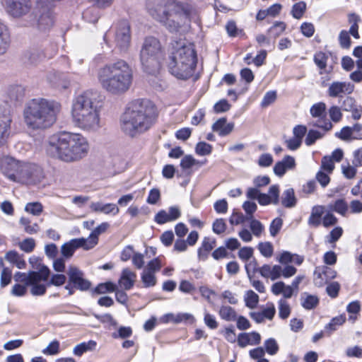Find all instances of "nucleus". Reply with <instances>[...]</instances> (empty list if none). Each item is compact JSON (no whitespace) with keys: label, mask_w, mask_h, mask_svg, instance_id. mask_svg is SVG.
Returning a JSON list of instances; mask_svg holds the SVG:
<instances>
[{"label":"nucleus","mask_w":362,"mask_h":362,"mask_svg":"<svg viewBox=\"0 0 362 362\" xmlns=\"http://www.w3.org/2000/svg\"><path fill=\"white\" fill-rule=\"evenodd\" d=\"M141 279L144 287L145 288L153 287L157 283V279L154 274L148 273L144 270L141 274Z\"/></svg>","instance_id":"de8ad7c7"},{"label":"nucleus","mask_w":362,"mask_h":362,"mask_svg":"<svg viewBox=\"0 0 362 362\" xmlns=\"http://www.w3.org/2000/svg\"><path fill=\"white\" fill-rule=\"evenodd\" d=\"M54 23L53 14L50 11H43L37 19V26L40 30H45L52 26Z\"/></svg>","instance_id":"7c9ffc66"},{"label":"nucleus","mask_w":362,"mask_h":362,"mask_svg":"<svg viewBox=\"0 0 362 362\" xmlns=\"http://www.w3.org/2000/svg\"><path fill=\"white\" fill-rule=\"evenodd\" d=\"M296 165L295 158L291 156H286L281 160L276 163L274 166V173L276 175L282 177L286 171L293 170Z\"/></svg>","instance_id":"412c9836"},{"label":"nucleus","mask_w":362,"mask_h":362,"mask_svg":"<svg viewBox=\"0 0 362 362\" xmlns=\"http://www.w3.org/2000/svg\"><path fill=\"white\" fill-rule=\"evenodd\" d=\"M357 166L352 163L351 164L348 160L341 164V169L343 175L349 180L355 177L357 173Z\"/></svg>","instance_id":"a19ab883"},{"label":"nucleus","mask_w":362,"mask_h":362,"mask_svg":"<svg viewBox=\"0 0 362 362\" xmlns=\"http://www.w3.org/2000/svg\"><path fill=\"white\" fill-rule=\"evenodd\" d=\"M19 223L23 227L24 231L28 234H36L40 230V226L38 224H31V221L29 218L21 217L19 220Z\"/></svg>","instance_id":"e433bc0d"},{"label":"nucleus","mask_w":362,"mask_h":362,"mask_svg":"<svg viewBox=\"0 0 362 362\" xmlns=\"http://www.w3.org/2000/svg\"><path fill=\"white\" fill-rule=\"evenodd\" d=\"M334 136L342 141L362 139V136H360L359 135H353L351 129L349 126L344 127L340 132H336Z\"/></svg>","instance_id":"58836bf2"},{"label":"nucleus","mask_w":362,"mask_h":362,"mask_svg":"<svg viewBox=\"0 0 362 362\" xmlns=\"http://www.w3.org/2000/svg\"><path fill=\"white\" fill-rule=\"evenodd\" d=\"M329 174L325 171L320 170L315 175L316 180L323 188L326 187L330 182Z\"/></svg>","instance_id":"774afa93"},{"label":"nucleus","mask_w":362,"mask_h":362,"mask_svg":"<svg viewBox=\"0 0 362 362\" xmlns=\"http://www.w3.org/2000/svg\"><path fill=\"white\" fill-rule=\"evenodd\" d=\"M281 202L286 208H292L296 205L297 199L293 188H288L283 192Z\"/></svg>","instance_id":"72a5a7b5"},{"label":"nucleus","mask_w":362,"mask_h":362,"mask_svg":"<svg viewBox=\"0 0 362 362\" xmlns=\"http://www.w3.org/2000/svg\"><path fill=\"white\" fill-rule=\"evenodd\" d=\"M245 302L247 308L254 309L258 304L259 296L252 290L247 291L245 295Z\"/></svg>","instance_id":"79ce46f5"},{"label":"nucleus","mask_w":362,"mask_h":362,"mask_svg":"<svg viewBox=\"0 0 362 362\" xmlns=\"http://www.w3.org/2000/svg\"><path fill=\"white\" fill-rule=\"evenodd\" d=\"M89 144L81 134L62 132L52 136L46 146L47 153L66 163L78 160L85 157Z\"/></svg>","instance_id":"f03ea898"},{"label":"nucleus","mask_w":362,"mask_h":362,"mask_svg":"<svg viewBox=\"0 0 362 362\" xmlns=\"http://www.w3.org/2000/svg\"><path fill=\"white\" fill-rule=\"evenodd\" d=\"M96 77L101 88L112 95L128 91L133 82V71L123 59L105 64L97 70Z\"/></svg>","instance_id":"20e7f679"},{"label":"nucleus","mask_w":362,"mask_h":362,"mask_svg":"<svg viewBox=\"0 0 362 362\" xmlns=\"http://www.w3.org/2000/svg\"><path fill=\"white\" fill-rule=\"evenodd\" d=\"M99 93L90 89L75 96L72 100L71 115L78 128L88 132L98 130L100 127Z\"/></svg>","instance_id":"7ed1b4c3"},{"label":"nucleus","mask_w":362,"mask_h":362,"mask_svg":"<svg viewBox=\"0 0 362 362\" xmlns=\"http://www.w3.org/2000/svg\"><path fill=\"white\" fill-rule=\"evenodd\" d=\"M25 211L33 216H38L43 211V206L40 202H28L25 206Z\"/></svg>","instance_id":"c03bdc74"},{"label":"nucleus","mask_w":362,"mask_h":362,"mask_svg":"<svg viewBox=\"0 0 362 362\" xmlns=\"http://www.w3.org/2000/svg\"><path fill=\"white\" fill-rule=\"evenodd\" d=\"M257 249L262 256L267 258L271 257L274 254V247L270 242H261L257 245Z\"/></svg>","instance_id":"09e8293b"},{"label":"nucleus","mask_w":362,"mask_h":362,"mask_svg":"<svg viewBox=\"0 0 362 362\" xmlns=\"http://www.w3.org/2000/svg\"><path fill=\"white\" fill-rule=\"evenodd\" d=\"M10 122L11 120L8 118H0V146L4 144L5 138L8 135Z\"/></svg>","instance_id":"a18cd8bd"},{"label":"nucleus","mask_w":362,"mask_h":362,"mask_svg":"<svg viewBox=\"0 0 362 362\" xmlns=\"http://www.w3.org/2000/svg\"><path fill=\"white\" fill-rule=\"evenodd\" d=\"M181 216V211L177 206H173L168 208V211L160 210L154 217V221L160 225L173 222L177 220Z\"/></svg>","instance_id":"dca6fc26"},{"label":"nucleus","mask_w":362,"mask_h":362,"mask_svg":"<svg viewBox=\"0 0 362 362\" xmlns=\"http://www.w3.org/2000/svg\"><path fill=\"white\" fill-rule=\"evenodd\" d=\"M216 240L210 237H204L200 247L198 249L197 255L199 259L206 260L209 253L215 247Z\"/></svg>","instance_id":"cd10ccee"},{"label":"nucleus","mask_w":362,"mask_h":362,"mask_svg":"<svg viewBox=\"0 0 362 362\" xmlns=\"http://www.w3.org/2000/svg\"><path fill=\"white\" fill-rule=\"evenodd\" d=\"M90 209L95 212H101L105 214L117 215L119 209L116 204L112 203L103 204L100 202H92Z\"/></svg>","instance_id":"b1692460"},{"label":"nucleus","mask_w":362,"mask_h":362,"mask_svg":"<svg viewBox=\"0 0 362 362\" xmlns=\"http://www.w3.org/2000/svg\"><path fill=\"white\" fill-rule=\"evenodd\" d=\"M169 54L173 56L175 60L187 62L195 67L197 66V52L194 45L192 43H188L184 40L175 41L171 44Z\"/></svg>","instance_id":"1a4fd4ad"},{"label":"nucleus","mask_w":362,"mask_h":362,"mask_svg":"<svg viewBox=\"0 0 362 362\" xmlns=\"http://www.w3.org/2000/svg\"><path fill=\"white\" fill-rule=\"evenodd\" d=\"M164 59V50L155 37H146L140 50V60L145 72L156 75L161 69Z\"/></svg>","instance_id":"0eeeda50"},{"label":"nucleus","mask_w":362,"mask_h":362,"mask_svg":"<svg viewBox=\"0 0 362 362\" xmlns=\"http://www.w3.org/2000/svg\"><path fill=\"white\" fill-rule=\"evenodd\" d=\"M83 19L89 23H95L99 19V13L95 8H89L83 13Z\"/></svg>","instance_id":"5fc2aeb1"},{"label":"nucleus","mask_w":362,"mask_h":362,"mask_svg":"<svg viewBox=\"0 0 362 362\" xmlns=\"http://www.w3.org/2000/svg\"><path fill=\"white\" fill-rule=\"evenodd\" d=\"M162 267V264L158 257L154 258L151 260L144 268V271L148 273L154 274L158 272Z\"/></svg>","instance_id":"bf43d9fd"},{"label":"nucleus","mask_w":362,"mask_h":362,"mask_svg":"<svg viewBox=\"0 0 362 362\" xmlns=\"http://www.w3.org/2000/svg\"><path fill=\"white\" fill-rule=\"evenodd\" d=\"M218 314L222 320L228 322L234 321L237 317L235 310L232 307L228 305L221 306Z\"/></svg>","instance_id":"4c0bfd02"},{"label":"nucleus","mask_w":362,"mask_h":362,"mask_svg":"<svg viewBox=\"0 0 362 362\" xmlns=\"http://www.w3.org/2000/svg\"><path fill=\"white\" fill-rule=\"evenodd\" d=\"M5 259L18 269H24L26 266L25 261L23 256L15 250H10L6 253Z\"/></svg>","instance_id":"2f4dec72"},{"label":"nucleus","mask_w":362,"mask_h":362,"mask_svg":"<svg viewBox=\"0 0 362 362\" xmlns=\"http://www.w3.org/2000/svg\"><path fill=\"white\" fill-rule=\"evenodd\" d=\"M285 29L286 24L284 22H276L269 29L268 33L270 37L276 38L284 33Z\"/></svg>","instance_id":"6e6d98bb"},{"label":"nucleus","mask_w":362,"mask_h":362,"mask_svg":"<svg viewBox=\"0 0 362 362\" xmlns=\"http://www.w3.org/2000/svg\"><path fill=\"white\" fill-rule=\"evenodd\" d=\"M54 49L48 51L44 46L33 47L30 49L28 53V59L33 64L42 62L45 59L52 58L54 54Z\"/></svg>","instance_id":"6ab92c4d"},{"label":"nucleus","mask_w":362,"mask_h":362,"mask_svg":"<svg viewBox=\"0 0 362 362\" xmlns=\"http://www.w3.org/2000/svg\"><path fill=\"white\" fill-rule=\"evenodd\" d=\"M334 169V162L332 158L329 156H325L322 158L320 170L327 172V173H332Z\"/></svg>","instance_id":"69168bd1"},{"label":"nucleus","mask_w":362,"mask_h":362,"mask_svg":"<svg viewBox=\"0 0 362 362\" xmlns=\"http://www.w3.org/2000/svg\"><path fill=\"white\" fill-rule=\"evenodd\" d=\"M341 286L337 281H332L327 283L326 287V292L327 295L332 298H335L338 296Z\"/></svg>","instance_id":"680f3d73"},{"label":"nucleus","mask_w":362,"mask_h":362,"mask_svg":"<svg viewBox=\"0 0 362 362\" xmlns=\"http://www.w3.org/2000/svg\"><path fill=\"white\" fill-rule=\"evenodd\" d=\"M18 176L26 184H35L40 181L42 170L33 164H25L18 170Z\"/></svg>","instance_id":"ddd939ff"},{"label":"nucleus","mask_w":362,"mask_h":362,"mask_svg":"<svg viewBox=\"0 0 362 362\" xmlns=\"http://www.w3.org/2000/svg\"><path fill=\"white\" fill-rule=\"evenodd\" d=\"M97 343L95 341L89 340L86 342H82L77 344L73 349V354L76 356H81L87 351H91L95 349Z\"/></svg>","instance_id":"f704fd0d"},{"label":"nucleus","mask_w":362,"mask_h":362,"mask_svg":"<svg viewBox=\"0 0 362 362\" xmlns=\"http://www.w3.org/2000/svg\"><path fill=\"white\" fill-rule=\"evenodd\" d=\"M136 280V274L129 268L122 269L118 284L124 290L133 288Z\"/></svg>","instance_id":"4be33fe9"},{"label":"nucleus","mask_w":362,"mask_h":362,"mask_svg":"<svg viewBox=\"0 0 362 362\" xmlns=\"http://www.w3.org/2000/svg\"><path fill=\"white\" fill-rule=\"evenodd\" d=\"M109 227V223L104 222L97 226L90 234V235L85 238V241L88 246L87 248H93L98 243V236L103 233L105 232Z\"/></svg>","instance_id":"393cba45"},{"label":"nucleus","mask_w":362,"mask_h":362,"mask_svg":"<svg viewBox=\"0 0 362 362\" xmlns=\"http://www.w3.org/2000/svg\"><path fill=\"white\" fill-rule=\"evenodd\" d=\"M212 151V146L204 141L199 142L195 147V152L199 156L209 155Z\"/></svg>","instance_id":"13d9d810"},{"label":"nucleus","mask_w":362,"mask_h":362,"mask_svg":"<svg viewBox=\"0 0 362 362\" xmlns=\"http://www.w3.org/2000/svg\"><path fill=\"white\" fill-rule=\"evenodd\" d=\"M250 221L251 233L257 238H259L264 230L263 224L258 220L252 218Z\"/></svg>","instance_id":"603ef678"},{"label":"nucleus","mask_w":362,"mask_h":362,"mask_svg":"<svg viewBox=\"0 0 362 362\" xmlns=\"http://www.w3.org/2000/svg\"><path fill=\"white\" fill-rule=\"evenodd\" d=\"M301 305L306 310L315 308L319 303V298L317 296L303 293L301 296Z\"/></svg>","instance_id":"c9c22d12"},{"label":"nucleus","mask_w":362,"mask_h":362,"mask_svg":"<svg viewBox=\"0 0 362 362\" xmlns=\"http://www.w3.org/2000/svg\"><path fill=\"white\" fill-rule=\"evenodd\" d=\"M114 37L116 47L120 52H127L131 44L130 25L127 21L118 22L115 28H112L107 31L103 40L106 45L111 47L110 39Z\"/></svg>","instance_id":"6e6552de"},{"label":"nucleus","mask_w":362,"mask_h":362,"mask_svg":"<svg viewBox=\"0 0 362 362\" xmlns=\"http://www.w3.org/2000/svg\"><path fill=\"white\" fill-rule=\"evenodd\" d=\"M25 89L21 85L11 86L8 90V96L11 100H18L24 95Z\"/></svg>","instance_id":"49530a36"},{"label":"nucleus","mask_w":362,"mask_h":362,"mask_svg":"<svg viewBox=\"0 0 362 362\" xmlns=\"http://www.w3.org/2000/svg\"><path fill=\"white\" fill-rule=\"evenodd\" d=\"M233 128L234 124L232 122L227 123V119L226 117L218 119L212 125V130L214 132H218L221 136L228 135L233 131Z\"/></svg>","instance_id":"bb28decb"},{"label":"nucleus","mask_w":362,"mask_h":362,"mask_svg":"<svg viewBox=\"0 0 362 362\" xmlns=\"http://www.w3.org/2000/svg\"><path fill=\"white\" fill-rule=\"evenodd\" d=\"M59 341L57 340H54L51 341L48 346L42 350V353L47 356L57 355L59 353Z\"/></svg>","instance_id":"052dcab7"},{"label":"nucleus","mask_w":362,"mask_h":362,"mask_svg":"<svg viewBox=\"0 0 362 362\" xmlns=\"http://www.w3.org/2000/svg\"><path fill=\"white\" fill-rule=\"evenodd\" d=\"M116 288L117 286L114 283L108 281L98 284L95 288V292L98 294L111 293L115 291Z\"/></svg>","instance_id":"864d4df0"},{"label":"nucleus","mask_w":362,"mask_h":362,"mask_svg":"<svg viewBox=\"0 0 362 362\" xmlns=\"http://www.w3.org/2000/svg\"><path fill=\"white\" fill-rule=\"evenodd\" d=\"M346 321V317L344 315H341L333 317L331 321L326 325L325 329L327 332L328 334L330 335L333 332L337 330L338 326L342 325Z\"/></svg>","instance_id":"ea45409f"},{"label":"nucleus","mask_w":362,"mask_h":362,"mask_svg":"<svg viewBox=\"0 0 362 362\" xmlns=\"http://www.w3.org/2000/svg\"><path fill=\"white\" fill-rule=\"evenodd\" d=\"M167 66L169 72L179 79L186 80L193 75L195 66L183 62L180 60H175L173 55H168Z\"/></svg>","instance_id":"9b49d317"},{"label":"nucleus","mask_w":362,"mask_h":362,"mask_svg":"<svg viewBox=\"0 0 362 362\" xmlns=\"http://www.w3.org/2000/svg\"><path fill=\"white\" fill-rule=\"evenodd\" d=\"M238 344L240 347L247 345H257L260 343V334L256 332L240 333L238 337Z\"/></svg>","instance_id":"5701e85b"},{"label":"nucleus","mask_w":362,"mask_h":362,"mask_svg":"<svg viewBox=\"0 0 362 362\" xmlns=\"http://www.w3.org/2000/svg\"><path fill=\"white\" fill-rule=\"evenodd\" d=\"M87 246L84 238H74L62 245L61 252L64 257L70 258L78 248L82 247L86 250H90V248L86 247Z\"/></svg>","instance_id":"a211bd4d"},{"label":"nucleus","mask_w":362,"mask_h":362,"mask_svg":"<svg viewBox=\"0 0 362 362\" xmlns=\"http://www.w3.org/2000/svg\"><path fill=\"white\" fill-rule=\"evenodd\" d=\"M278 305L279 317L283 320L287 319L291 314V307L288 302L284 299H280Z\"/></svg>","instance_id":"3c124183"},{"label":"nucleus","mask_w":362,"mask_h":362,"mask_svg":"<svg viewBox=\"0 0 362 362\" xmlns=\"http://www.w3.org/2000/svg\"><path fill=\"white\" fill-rule=\"evenodd\" d=\"M354 90V85L350 82L334 81L327 90L329 96L332 98L341 97L343 94H351Z\"/></svg>","instance_id":"f3484780"},{"label":"nucleus","mask_w":362,"mask_h":362,"mask_svg":"<svg viewBox=\"0 0 362 362\" xmlns=\"http://www.w3.org/2000/svg\"><path fill=\"white\" fill-rule=\"evenodd\" d=\"M325 213V206L322 205H315L312 208L310 216L308 223L309 226L318 227L322 222V216Z\"/></svg>","instance_id":"c85d7f7f"},{"label":"nucleus","mask_w":362,"mask_h":362,"mask_svg":"<svg viewBox=\"0 0 362 362\" xmlns=\"http://www.w3.org/2000/svg\"><path fill=\"white\" fill-rule=\"evenodd\" d=\"M310 115L315 119L310 123L313 127H318L325 132L332 129L333 125L327 117L326 105L320 102L314 104L310 110Z\"/></svg>","instance_id":"f8f14e48"},{"label":"nucleus","mask_w":362,"mask_h":362,"mask_svg":"<svg viewBox=\"0 0 362 362\" xmlns=\"http://www.w3.org/2000/svg\"><path fill=\"white\" fill-rule=\"evenodd\" d=\"M332 210L342 216H346L349 212V206L344 199H339L334 202Z\"/></svg>","instance_id":"37998d69"},{"label":"nucleus","mask_w":362,"mask_h":362,"mask_svg":"<svg viewBox=\"0 0 362 362\" xmlns=\"http://www.w3.org/2000/svg\"><path fill=\"white\" fill-rule=\"evenodd\" d=\"M49 274L50 271L49 268L45 266L40 269V272H37V276L36 277V280L33 284H29V286H31L30 293L33 296H43L46 293V285L40 283L42 281H47Z\"/></svg>","instance_id":"2eb2a0df"},{"label":"nucleus","mask_w":362,"mask_h":362,"mask_svg":"<svg viewBox=\"0 0 362 362\" xmlns=\"http://www.w3.org/2000/svg\"><path fill=\"white\" fill-rule=\"evenodd\" d=\"M10 42L11 37L8 27L0 19V55H3L7 52Z\"/></svg>","instance_id":"a878e982"},{"label":"nucleus","mask_w":362,"mask_h":362,"mask_svg":"<svg viewBox=\"0 0 362 362\" xmlns=\"http://www.w3.org/2000/svg\"><path fill=\"white\" fill-rule=\"evenodd\" d=\"M321 276H325L329 282L337 276V272L325 265L317 267L314 272V283L318 287L325 285V281L322 280Z\"/></svg>","instance_id":"aec40b11"},{"label":"nucleus","mask_w":362,"mask_h":362,"mask_svg":"<svg viewBox=\"0 0 362 362\" xmlns=\"http://www.w3.org/2000/svg\"><path fill=\"white\" fill-rule=\"evenodd\" d=\"M145 10L155 21L170 32H177L180 27L179 19L199 21L197 9L192 5L177 0H146Z\"/></svg>","instance_id":"f257e3e1"},{"label":"nucleus","mask_w":362,"mask_h":362,"mask_svg":"<svg viewBox=\"0 0 362 362\" xmlns=\"http://www.w3.org/2000/svg\"><path fill=\"white\" fill-rule=\"evenodd\" d=\"M322 136L323 134H321L320 132L317 130L310 129L308 132V134L305 140V143L307 146H311L316 141V140L322 138Z\"/></svg>","instance_id":"338daca9"},{"label":"nucleus","mask_w":362,"mask_h":362,"mask_svg":"<svg viewBox=\"0 0 362 362\" xmlns=\"http://www.w3.org/2000/svg\"><path fill=\"white\" fill-rule=\"evenodd\" d=\"M35 247V241L32 238H28L19 243V247L25 252L30 253L33 251Z\"/></svg>","instance_id":"0e129e2a"},{"label":"nucleus","mask_w":362,"mask_h":362,"mask_svg":"<svg viewBox=\"0 0 362 362\" xmlns=\"http://www.w3.org/2000/svg\"><path fill=\"white\" fill-rule=\"evenodd\" d=\"M37 276V272H29L28 273L17 272L13 276L14 281L16 282H21L25 286H29L30 284H33Z\"/></svg>","instance_id":"473e14b6"},{"label":"nucleus","mask_w":362,"mask_h":362,"mask_svg":"<svg viewBox=\"0 0 362 362\" xmlns=\"http://www.w3.org/2000/svg\"><path fill=\"white\" fill-rule=\"evenodd\" d=\"M12 279V270L8 267H3L1 272L0 286L4 288L8 286Z\"/></svg>","instance_id":"4d7b16f0"},{"label":"nucleus","mask_w":362,"mask_h":362,"mask_svg":"<svg viewBox=\"0 0 362 362\" xmlns=\"http://www.w3.org/2000/svg\"><path fill=\"white\" fill-rule=\"evenodd\" d=\"M156 121L153 106L147 100L132 102L121 117V128L128 136L134 137L149 129Z\"/></svg>","instance_id":"39448f33"},{"label":"nucleus","mask_w":362,"mask_h":362,"mask_svg":"<svg viewBox=\"0 0 362 362\" xmlns=\"http://www.w3.org/2000/svg\"><path fill=\"white\" fill-rule=\"evenodd\" d=\"M306 10V4L304 1L296 3L291 9V13L296 19H300L303 17Z\"/></svg>","instance_id":"8fccbe9b"},{"label":"nucleus","mask_w":362,"mask_h":362,"mask_svg":"<svg viewBox=\"0 0 362 362\" xmlns=\"http://www.w3.org/2000/svg\"><path fill=\"white\" fill-rule=\"evenodd\" d=\"M60 105L45 98H34L30 100L23 110V119L31 129H45L50 127L57 120Z\"/></svg>","instance_id":"423d86ee"},{"label":"nucleus","mask_w":362,"mask_h":362,"mask_svg":"<svg viewBox=\"0 0 362 362\" xmlns=\"http://www.w3.org/2000/svg\"><path fill=\"white\" fill-rule=\"evenodd\" d=\"M329 52H317L314 54V62L320 69V74L328 73L327 70V61L330 57Z\"/></svg>","instance_id":"c756f323"},{"label":"nucleus","mask_w":362,"mask_h":362,"mask_svg":"<svg viewBox=\"0 0 362 362\" xmlns=\"http://www.w3.org/2000/svg\"><path fill=\"white\" fill-rule=\"evenodd\" d=\"M1 4L6 13L13 18L28 15L33 7L31 0H2Z\"/></svg>","instance_id":"9d476101"},{"label":"nucleus","mask_w":362,"mask_h":362,"mask_svg":"<svg viewBox=\"0 0 362 362\" xmlns=\"http://www.w3.org/2000/svg\"><path fill=\"white\" fill-rule=\"evenodd\" d=\"M251 219V217L244 216L240 212H233L230 217L229 222L231 225H239L245 223L246 221Z\"/></svg>","instance_id":"e2e57ef3"},{"label":"nucleus","mask_w":362,"mask_h":362,"mask_svg":"<svg viewBox=\"0 0 362 362\" xmlns=\"http://www.w3.org/2000/svg\"><path fill=\"white\" fill-rule=\"evenodd\" d=\"M69 283L74 288L80 291H87L90 288L91 283L84 278L83 272L74 266H70L67 271Z\"/></svg>","instance_id":"4468645a"}]
</instances>
